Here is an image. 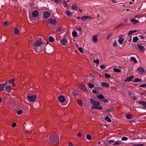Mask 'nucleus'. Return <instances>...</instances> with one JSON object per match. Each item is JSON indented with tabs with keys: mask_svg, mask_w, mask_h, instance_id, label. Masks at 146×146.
<instances>
[{
	"mask_svg": "<svg viewBox=\"0 0 146 146\" xmlns=\"http://www.w3.org/2000/svg\"><path fill=\"white\" fill-rule=\"evenodd\" d=\"M91 108L94 109H97L98 110H102L103 108L102 106L100 105H94L91 106Z\"/></svg>",
	"mask_w": 146,
	"mask_h": 146,
	"instance_id": "nucleus-6",
	"label": "nucleus"
},
{
	"mask_svg": "<svg viewBox=\"0 0 146 146\" xmlns=\"http://www.w3.org/2000/svg\"><path fill=\"white\" fill-rule=\"evenodd\" d=\"M96 90L95 89V90H92V92L93 93H94V94H96L97 93V91H96Z\"/></svg>",
	"mask_w": 146,
	"mask_h": 146,
	"instance_id": "nucleus-60",
	"label": "nucleus"
},
{
	"mask_svg": "<svg viewBox=\"0 0 146 146\" xmlns=\"http://www.w3.org/2000/svg\"><path fill=\"white\" fill-rule=\"evenodd\" d=\"M78 50L81 52H83V49L82 47H79L78 48Z\"/></svg>",
	"mask_w": 146,
	"mask_h": 146,
	"instance_id": "nucleus-52",
	"label": "nucleus"
},
{
	"mask_svg": "<svg viewBox=\"0 0 146 146\" xmlns=\"http://www.w3.org/2000/svg\"><path fill=\"white\" fill-rule=\"evenodd\" d=\"M121 144V143L119 141L116 142L115 143H113V145H120Z\"/></svg>",
	"mask_w": 146,
	"mask_h": 146,
	"instance_id": "nucleus-41",
	"label": "nucleus"
},
{
	"mask_svg": "<svg viewBox=\"0 0 146 146\" xmlns=\"http://www.w3.org/2000/svg\"><path fill=\"white\" fill-rule=\"evenodd\" d=\"M113 70L114 72H121V70L118 69L117 68H114L113 69Z\"/></svg>",
	"mask_w": 146,
	"mask_h": 146,
	"instance_id": "nucleus-36",
	"label": "nucleus"
},
{
	"mask_svg": "<svg viewBox=\"0 0 146 146\" xmlns=\"http://www.w3.org/2000/svg\"><path fill=\"white\" fill-rule=\"evenodd\" d=\"M82 20L83 21H84L85 19H87V17L86 16H84L81 18Z\"/></svg>",
	"mask_w": 146,
	"mask_h": 146,
	"instance_id": "nucleus-45",
	"label": "nucleus"
},
{
	"mask_svg": "<svg viewBox=\"0 0 146 146\" xmlns=\"http://www.w3.org/2000/svg\"><path fill=\"white\" fill-rule=\"evenodd\" d=\"M98 35H96L92 36V39L93 41L95 42L96 43L98 41L97 37Z\"/></svg>",
	"mask_w": 146,
	"mask_h": 146,
	"instance_id": "nucleus-16",
	"label": "nucleus"
},
{
	"mask_svg": "<svg viewBox=\"0 0 146 146\" xmlns=\"http://www.w3.org/2000/svg\"><path fill=\"white\" fill-rule=\"evenodd\" d=\"M133 115L130 114H126V117L127 119H131L133 118Z\"/></svg>",
	"mask_w": 146,
	"mask_h": 146,
	"instance_id": "nucleus-23",
	"label": "nucleus"
},
{
	"mask_svg": "<svg viewBox=\"0 0 146 146\" xmlns=\"http://www.w3.org/2000/svg\"><path fill=\"white\" fill-rule=\"evenodd\" d=\"M142 80L137 78H135L133 81V82H137L141 81Z\"/></svg>",
	"mask_w": 146,
	"mask_h": 146,
	"instance_id": "nucleus-26",
	"label": "nucleus"
},
{
	"mask_svg": "<svg viewBox=\"0 0 146 146\" xmlns=\"http://www.w3.org/2000/svg\"><path fill=\"white\" fill-rule=\"evenodd\" d=\"M38 14V12L37 10H34L32 13L33 17H37Z\"/></svg>",
	"mask_w": 146,
	"mask_h": 146,
	"instance_id": "nucleus-15",
	"label": "nucleus"
},
{
	"mask_svg": "<svg viewBox=\"0 0 146 146\" xmlns=\"http://www.w3.org/2000/svg\"><path fill=\"white\" fill-rule=\"evenodd\" d=\"M49 139L51 143L55 144L59 140V135L57 134L50 135Z\"/></svg>",
	"mask_w": 146,
	"mask_h": 146,
	"instance_id": "nucleus-1",
	"label": "nucleus"
},
{
	"mask_svg": "<svg viewBox=\"0 0 146 146\" xmlns=\"http://www.w3.org/2000/svg\"><path fill=\"white\" fill-rule=\"evenodd\" d=\"M139 86L140 87H143V88H145L146 87V84H144L141 85H139Z\"/></svg>",
	"mask_w": 146,
	"mask_h": 146,
	"instance_id": "nucleus-51",
	"label": "nucleus"
},
{
	"mask_svg": "<svg viewBox=\"0 0 146 146\" xmlns=\"http://www.w3.org/2000/svg\"><path fill=\"white\" fill-rule=\"evenodd\" d=\"M3 26L5 27H7L9 25L8 22L7 21H5L3 23Z\"/></svg>",
	"mask_w": 146,
	"mask_h": 146,
	"instance_id": "nucleus-46",
	"label": "nucleus"
},
{
	"mask_svg": "<svg viewBox=\"0 0 146 146\" xmlns=\"http://www.w3.org/2000/svg\"><path fill=\"white\" fill-rule=\"evenodd\" d=\"M66 13L67 15L69 16V17H71L72 16V14L69 11H66Z\"/></svg>",
	"mask_w": 146,
	"mask_h": 146,
	"instance_id": "nucleus-27",
	"label": "nucleus"
},
{
	"mask_svg": "<svg viewBox=\"0 0 146 146\" xmlns=\"http://www.w3.org/2000/svg\"><path fill=\"white\" fill-rule=\"evenodd\" d=\"M79 87L80 89L85 92H87V91L86 88L84 84L83 83L80 85Z\"/></svg>",
	"mask_w": 146,
	"mask_h": 146,
	"instance_id": "nucleus-10",
	"label": "nucleus"
},
{
	"mask_svg": "<svg viewBox=\"0 0 146 146\" xmlns=\"http://www.w3.org/2000/svg\"><path fill=\"white\" fill-rule=\"evenodd\" d=\"M130 21L133 24H135L136 23H138L139 21L138 20H136L135 19H130Z\"/></svg>",
	"mask_w": 146,
	"mask_h": 146,
	"instance_id": "nucleus-21",
	"label": "nucleus"
},
{
	"mask_svg": "<svg viewBox=\"0 0 146 146\" xmlns=\"http://www.w3.org/2000/svg\"><path fill=\"white\" fill-rule=\"evenodd\" d=\"M104 76L106 78H109L111 77L110 75L108 73H105Z\"/></svg>",
	"mask_w": 146,
	"mask_h": 146,
	"instance_id": "nucleus-38",
	"label": "nucleus"
},
{
	"mask_svg": "<svg viewBox=\"0 0 146 146\" xmlns=\"http://www.w3.org/2000/svg\"><path fill=\"white\" fill-rule=\"evenodd\" d=\"M88 86H89V87L91 88H93L94 86V84H92L90 83H88Z\"/></svg>",
	"mask_w": 146,
	"mask_h": 146,
	"instance_id": "nucleus-32",
	"label": "nucleus"
},
{
	"mask_svg": "<svg viewBox=\"0 0 146 146\" xmlns=\"http://www.w3.org/2000/svg\"><path fill=\"white\" fill-rule=\"evenodd\" d=\"M97 97L100 99H103L104 98V96L102 94H100L99 95L97 96Z\"/></svg>",
	"mask_w": 146,
	"mask_h": 146,
	"instance_id": "nucleus-34",
	"label": "nucleus"
},
{
	"mask_svg": "<svg viewBox=\"0 0 146 146\" xmlns=\"http://www.w3.org/2000/svg\"><path fill=\"white\" fill-rule=\"evenodd\" d=\"M139 38L137 36L133 37V42H137Z\"/></svg>",
	"mask_w": 146,
	"mask_h": 146,
	"instance_id": "nucleus-28",
	"label": "nucleus"
},
{
	"mask_svg": "<svg viewBox=\"0 0 146 146\" xmlns=\"http://www.w3.org/2000/svg\"><path fill=\"white\" fill-rule=\"evenodd\" d=\"M23 112V111L22 110H20L19 111H18L17 112V114L18 115L21 114Z\"/></svg>",
	"mask_w": 146,
	"mask_h": 146,
	"instance_id": "nucleus-47",
	"label": "nucleus"
},
{
	"mask_svg": "<svg viewBox=\"0 0 146 146\" xmlns=\"http://www.w3.org/2000/svg\"><path fill=\"white\" fill-rule=\"evenodd\" d=\"M112 33H110L107 36L106 39L107 40H109L111 37V35Z\"/></svg>",
	"mask_w": 146,
	"mask_h": 146,
	"instance_id": "nucleus-40",
	"label": "nucleus"
},
{
	"mask_svg": "<svg viewBox=\"0 0 146 146\" xmlns=\"http://www.w3.org/2000/svg\"><path fill=\"white\" fill-rule=\"evenodd\" d=\"M106 112L107 113H110L111 112L110 111V109L108 108L106 110Z\"/></svg>",
	"mask_w": 146,
	"mask_h": 146,
	"instance_id": "nucleus-62",
	"label": "nucleus"
},
{
	"mask_svg": "<svg viewBox=\"0 0 146 146\" xmlns=\"http://www.w3.org/2000/svg\"><path fill=\"white\" fill-rule=\"evenodd\" d=\"M77 33L75 31H73L72 33V36L74 37L77 36Z\"/></svg>",
	"mask_w": 146,
	"mask_h": 146,
	"instance_id": "nucleus-33",
	"label": "nucleus"
},
{
	"mask_svg": "<svg viewBox=\"0 0 146 146\" xmlns=\"http://www.w3.org/2000/svg\"><path fill=\"white\" fill-rule=\"evenodd\" d=\"M63 5L65 7H68V5L66 3L65 0L63 1Z\"/></svg>",
	"mask_w": 146,
	"mask_h": 146,
	"instance_id": "nucleus-48",
	"label": "nucleus"
},
{
	"mask_svg": "<svg viewBox=\"0 0 146 146\" xmlns=\"http://www.w3.org/2000/svg\"><path fill=\"white\" fill-rule=\"evenodd\" d=\"M102 102H103L104 103H108L109 102V100L106 98L103 99Z\"/></svg>",
	"mask_w": 146,
	"mask_h": 146,
	"instance_id": "nucleus-50",
	"label": "nucleus"
},
{
	"mask_svg": "<svg viewBox=\"0 0 146 146\" xmlns=\"http://www.w3.org/2000/svg\"><path fill=\"white\" fill-rule=\"evenodd\" d=\"M49 41L50 42H54V39L51 36H50L49 37Z\"/></svg>",
	"mask_w": 146,
	"mask_h": 146,
	"instance_id": "nucleus-37",
	"label": "nucleus"
},
{
	"mask_svg": "<svg viewBox=\"0 0 146 146\" xmlns=\"http://www.w3.org/2000/svg\"><path fill=\"white\" fill-rule=\"evenodd\" d=\"M114 141L112 140H110L108 141L109 143H110V144L112 143Z\"/></svg>",
	"mask_w": 146,
	"mask_h": 146,
	"instance_id": "nucleus-61",
	"label": "nucleus"
},
{
	"mask_svg": "<svg viewBox=\"0 0 146 146\" xmlns=\"http://www.w3.org/2000/svg\"><path fill=\"white\" fill-rule=\"evenodd\" d=\"M17 125V124L15 123H13L11 125V126L13 127H15Z\"/></svg>",
	"mask_w": 146,
	"mask_h": 146,
	"instance_id": "nucleus-56",
	"label": "nucleus"
},
{
	"mask_svg": "<svg viewBox=\"0 0 146 146\" xmlns=\"http://www.w3.org/2000/svg\"><path fill=\"white\" fill-rule=\"evenodd\" d=\"M128 139V138L125 137H123L121 138V140L122 141H126Z\"/></svg>",
	"mask_w": 146,
	"mask_h": 146,
	"instance_id": "nucleus-49",
	"label": "nucleus"
},
{
	"mask_svg": "<svg viewBox=\"0 0 146 146\" xmlns=\"http://www.w3.org/2000/svg\"><path fill=\"white\" fill-rule=\"evenodd\" d=\"M61 30L62 28L60 27H58L57 29V31H60Z\"/></svg>",
	"mask_w": 146,
	"mask_h": 146,
	"instance_id": "nucleus-57",
	"label": "nucleus"
},
{
	"mask_svg": "<svg viewBox=\"0 0 146 146\" xmlns=\"http://www.w3.org/2000/svg\"><path fill=\"white\" fill-rule=\"evenodd\" d=\"M123 23H121L119 24L117 26V27H119L120 26H123Z\"/></svg>",
	"mask_w": 146,
	"mask_h": 146,
	"instance_id": "nucleus-63",
	"label": "nucleus"
},
{
	"mask_svg": "<svg viewBox=\"0 0 146 146\" xmlns=\"http://www.w3.org/2000/svg\"><path fill=\"white\" fill-rule=\"evenodd\" d=\"M130 59L131 60L133 61L134 63H136L137 62V61L136 60L135 58L134 57H131L130 58Z\"/></svg>",
	"mask_w": 146,
	"mask_h": 146,
	"instance_id": "nucleus-30",
	"label": "nucleus"
},
{
	"mask_svg": "<svg viewBox=\"0 0 146 146\" xmlns=\"http://www.w3.org/2000/svg\"><path fill=\"white\" fill-rule=\"evenodd\" d=\"M78 30L80 32H82L83 31L82 29L81 28H80L78 29Z\"/></svg>",
	"mask_w": 146,
	"mask_h": 146,
	"instance_id": "nucleus-64",
	"label": "nucleus"
},
{
	"mask_svg": "<svg viewBox=\"0 0 146 146\" xmlns=\"http://www.w3.org/2000/svg\"><path fill=\"white\" fill-rule=\"evenodd\" d=\"M60 41L61 44L64 46H66L68 42L67 40L65 38H61Z\"/></svg>",
	"mask_w": 146,
	"mask_h": 146,
	"instance_id": "nucleus-7",
	"label": "nucleus"
},
{
	"mask_svg": "<svg viewBox=\"0 0 146 146\" xmlns=\"http://www.w3.org/2000/svg\"><path fill=\"white\" fill-rule=\"evenodd\" d=\"M62 0H54V1L56 3L60 4Z\"/></svg>",
	"mask_w": 146,
	"mask_h": 146,
	"instance_id": "nucleus-43",
	"label": "nucleus"
},
{
	"mask_svg": "<svg viewBox=\"0 0 146 146\" xmlns=\"http://www.w3.org/2000/svg\"><path fill=\"white\" fill-rule=\"evenodd\" d=\"M15 32H14V33L16 34H18L19 33V29L17 28H15Z\"/></svg>",
	"mask_w": 146,
	"mask_h": 146,
	"instance_id": "nucleus-39",
	"label": "nucleus"
},
{
	"mask_svg": "<svg viewBox=\"0 0 146 146\" xmlns=\"http://www.w3.org/2000/svg\"><path fill=\"white\" fill-rule=\"evenodd\" d=\"M90 101L92 104L94 105H100V103L99 102L95 100L92 98L90 99Z\"/></svg>",
	"mask_w": 146,
	"mask_h": 146,
	"instance_id": "nucleus-5",
	"label": "nucleus"
},
{
	"mask_svg": "<svg viewBox=\"0 0 146 146\" xmlns=\"http://www.w3.org/2000/svg\"><path fill=\"white\" fill-rule=\"evenodd\" d=\"M137 32V30H131L129 31L128 33V35H130L134 33H135Z\"/></svg>",
	"mask_w": 146,
	"mask_h": 146,
	"instance_id": "nucleus-25",
	"label": "nucleus"
},
{
	"mask_svg": "<svg viewBox=\"0 0 146 146\" xmlns=\"http://www.w3.org/2000/svg\"><path fill=\"white\" fill-rule=\"evenodd\" d=\"M141 44H142L141 43H140L137 44V46L139 48L140 50V51L141 52L144 48V47L141 45Z\"/></svg>",
	"mask_w": 146,
	"mask_h": 146,
	"instance_id": "nucleus-17",
	"label": "nucleus"
},
{
	"mask_svg": "<svg viewBox=\"0 0 146 146\" xmlns=\"http://www.w3.org/2000/svg\"><path fill=\"white\" fill-rule=\"evenodd\" d=\"M15 80V79L14 78H12L11 80H10L8 82L9 84L11 83H13Z\"/></svg>",
	"mask_w": 146,
	"mask_h": 146,
	"instance_id": "nucleus-42",
	"label": "nucleus"
},
{
	"mask_svg": "<svg viewBox=\"0 0 146 146\" xmlns=\"http://www.w3.org/2000/svg\"><path fill=\"white\" fill-rule=\"evenodd\" d=\"M50 13L48 11L45 12L43 14V16L44 18L47 19L50 16Z\"/></svg>",
	"mask_w": 146,
	"mask_h": 146,
	"instance_id": "nucleus-14",
	"label": "nucleus"
},
{
	"mask_svg": "<svg viewBox=\"0 0 146 146\" xmlns=\"http://www.w3.org/2000/svg\"><path fill=\"white\" fill-rule=\"evenodd\" d=\"M78 104L80 106H82V102L81 100H77Z\"/></svg>",
	"mask_w": 146,
	"mask_h": 146,
	"instance_id": "nucleus-29",
	"label": "nucleus"
},
{
	"mask_svg": "<svg viewBox=\"0 0 146 146\" xmlns=\"http://www.w3.org/2000/svg\"><path fill=\"white\" fill-rule=\"evenodd\" d=\"M134 78V77L133 76H131L130 77H127L126 79L124 80L125 82L131 81H132L133 79Z\"/></svg>",
	"mask_w": 146,
	"mask_h": 146,
	"instance_id": "nucleus-11",
	"label": "nucleus"
},
{
	"mask_svg": "<svg viewBox=\"0 0 146 146\" xmlns=\"http://www.w3.org/2000/svg\"><path fill=\"white\" fill-rule=\"evenodd\" d=\"M137 70L138 71L139 73L141 74H142L144 72H145L144 69L141 67H138L137 68Z\"/></svg>",
	"mask_w": 146,
	"mask_h": 146,
	"instance_id": "nucleus-9",
	"label": "nucleus"
},
{
	"mask_svg": "<svg viewBox=\"0 0 146 146\" xmlns=\"http://www.w3.org/2000/svg\"><path fill=\"white\" fill-rule=\"evenodd\" d=\"M77 135L79 137H81L82 135V133L80 132H79L77 134Z\"/></svg>",
	"mask_w": 146,
	"mask_h": 146,
	"instance_id": "nucleus-53",
	"label": "nucleus"
},
{
	"mask_svg": "<svg viewBox=\"0 0 146 146\" xmlns=\"http://www.w3.org/2000/svg\"><path fill=\"white\" fill-rule=\"evenodd\" d=\"M41 39H40L37 40L36 42H34L32 44L33 46L38 47L42 44V42L41 41Z\"/></svg>",
	"mask_w": 146,
	"mask_h": 146,
	"instance_id": "nucleus-2",
	"label": "nucleus"
},
{
	"mask_svg": "<svg viewBox=\"0 0 146 146\" xmlns=\"http://www.w3.org/2000/svg\"><path fill=\"white\" fill-rule=\"evenodd\" d=\"M93 62L94 63H96L97 64H98L99 63V60L98 59L96 60H94Z\"/></svg>",
	"mask_w": 146,
	"mask_h": 146,
	"instance_id": "nucleus-44",
	"label": "nucleus"
},
{
	"mask_svg": "<svg viewBox=\"0 0 146 146\" xmlns=\"http://www.w3.org/2000/svg\"><path fill=\"white\" fill-rule=\"evenodd\" d=\"M35 92L33 90L29 91L27 93V96H33L34 95Z\"/></svg>",
	"mask_w": 146,
	"mask_h": 146,
	"instance_id": "nucleus-18",
	"label": "nucleus"
},
{
	"mask_svg": "<svg viewBox=\"0 0 146 146\" xmlns=\"http://www.w3.org/2000/svg\"><path fill=\"white\" fill-rule=\"evenodd\" d=\"M101 68L104 69L105 68V66L104 65H100V66Z\"/></svg>",
	"mask_w": 146,
	"mask_h": 146,
	"instance_id": "nucleus-58",
	"label": "nucleus"
},
{
	"mask_svg": "<svg viewBox=\"0 0 146 146\" xmlns=\"http://www.w3.org/2000/svg\"><path fill=\"white\" fill-rule=\"evenodd\" d=\"M139 104L143 106L145 108H146V102L143 101H139Z\"/></svg>",
	"mask_w": 146,
	"mask_h": 146,
	"instance_id": "nucleus-20",
	"label": "nucleus"
},
{
	"mask_svg": "<svg viewBox=\"0 0 146 146\" xmlns=\"http://www.w3.org/2000/svg\"><path fill=\"white\" fill-rule=\"evenodd\" d=\"M5 86L3 84H1L0 85V90L1 91L4 90Z\"/></svg>",
	"mask_w": 146,
	"mask_h": 146,
	"instance_id": "nucleus-24",
	"label": "nucleus"
},
{
	"mask_svg": "<svg viewBox=\"0 0 146 146\" xmlns=\"http://www.w3.org/2000/svg\"><path fill=\"white\" fill-rule=\"evenodd\" d=\"M86 137L89 140H91L92 139V136L88 134L86 136Z\"/></svg>",
	"mask_w": 146,
	"mask_h": 146,
	"instance_id": "nucleus-35",
	"label": "nucleus"
},
{
	"mask_svg": "<svg viewBox=\"0 0 146 146\" xmlns=\"http://www.w3.org/2000/svg\"><path fill=\"white\" fill-rule=\"evenodd\" d=\"M101 85L104 87H106V88H109V85L105 82L102 83L101 84Z\"/></svg>",
	"mask_w": 146,
	"mask_h": 146,
	"instance_id": "nucleus-22",
	"label": "nucleus"
},
{
	"mask_svg": "<svg viewBox=\"0 0 146 146\" xmlns=\"http://www.w3.org/2000/svg\"><path fill=\"white\" fill-rule=\"evenodd\" d=\"M144 144H139L138 145H132V146H143L144 145Z\"/></svg>",
	"mask_w": 146,
	"mask_h": 146,
	"instance_id": "nucleus-54",
	"label": "nucleus"
},
{
	"mask_svg": "<svg viewBox=\"0 0 146 146\" xmlns=\"http://www.w3.org/2000/svg\"><path fill=\"white\" fill-rule=\"evenodd\" d=\"M48 21H49L50 24L53 25H55L57 23L56 20L55 19H52L50 18L48 19Z\"/></svg>",
	"mask_w": 146,
	"mask_h": 146,
	"instance_id": "nucleus-4",
	"label": "nucleus"
},
{
	"mask_svg": "<svg viewBox=\"0 0 146 146\" xmlns=\"http://www.w3.org/2000/svg\"><path fill=\"white\" fill-rule=\"evenodd\" d=\"M58 100L60 102H63L65 100V98L62 95L58 97Z\"/></svg>",
	"mask_w": 146,
	"mask_h": 146,
	"instance_id": "nucleus-12",
	"label": "nucleus"
},
{
	"mask_svg": "<svg viewBox=\"0 0 146 146\" xmlns=\"http://www.w3.org/2000/svg\"><path fill=\"white\" fill-rule=\"evenodd\" d=\"M124 36L123 35H120L119 36V39L118 40V41L121 44H122L123 43V42L124 41V39L122 37H124Z\"/></svg>",
	"mask_w": 146,
	"mask_h": 146,
	"instance_id": "nucleus-8",
	"label": "nucleus"
},
{
	"mask_svg": "<svg viewBox=\"0 0 146 146\" xmlns=\"http://www.w3.org/2000/svg\"><path fill=\"white\" fill-rule=\"evenodd\" d=\"M5 90L8 93L11 92V87L10 85L7 86L5 87Z\"/></svg>",
	"mask_w": 146,
	"mask_h": 146,
	"instance_id": "nucleus-13",
	"label": "nucleus"
},
{
	"mask_svg": "<svg viewBox=\"0 0 146 146\" xmlns=\"http://www.w3.org/2000/svg\"><path fill=\"white\" fill-rule=\"evenodd\" d=\"M94 88L95 89H96V90H102V88H101L99 87H95V88Z\"/></svg>",
	"mask_w": 146,
	"mask_h": 146,
	"instance_id": "nucleus-55",
	"label": "nucleus"
},
{
	"mask_svg": "<svg viewBox=\"0 0 146 146\" xmlns=\"http://www.w3.org/2000/svg\"><path fill=\"white\" fill-rule=\"evenodd\" d=\"M105 119L106 120L109 122H111V121L110 118L108 116H106V117Z\"/></svg>",
	"mask_w": 146,
	"mask_h": 146,
	"instance_id": "nucleus-31",
	"label": "nucleus"
},
{
	"mask_svg": "<svg viewBox=\"0 0 146 146\" xmlns=\"http://www.w3.org/2000/svg\"><path fill=\"white\" fill-rule=\"evenodd\" d=\"M78 7V6L76 4H74L72 6V9L73 10H74L76 11L77 10V8Z\"/></svg>",
	"mask_w": 146,
	"mask_h": 146,
	"instance_id": "nucleus-19",
	"label": "nucleus"
},
{
	"mask_svg": "<svg viewBox=\"0 0 146 146\" xmlns=\"http://www.w3.org/2000/svg\"><path fill=\"white\" fill-rule=\"evenodd\" d=\"M117 43L116 42V41H115L114 43L113 44V45L114 47H115L117 45Z\"/></svg>",
	"mask_w": 146,
	"mask_h": 146,
	"instance_id": "nucleus-59",
	"label": "nucleus"
},
{
	"mask_svg": "<svg viewBox=\"0 0 146 146\" xmlns=\"http://www.w3.org/2000/svg\"><path fill=\"white\" fill-rule=\"evenodd\" d=\"M27 98L31 102H33L35 100L36 98V95H33V96H27Z\"/></svg>",
	"mask_w": 146,
	"mask_h": 146,
	"instance_id": "nucleus-3",
	"label": "nucleus"
}]
</instances>
